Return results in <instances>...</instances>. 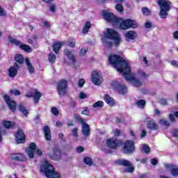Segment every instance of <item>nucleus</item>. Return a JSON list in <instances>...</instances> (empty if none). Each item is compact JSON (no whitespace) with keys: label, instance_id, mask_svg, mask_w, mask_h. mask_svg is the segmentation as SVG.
<instances>
[{"label":"nucleus","instance_id":"nucleus-1","mask_svg":"<svg viewBox=\"0 0 178 178\" xmlns=\"http://www.w3.org/2000/svg\"><path fill=\"white\" fill-rule=\"evenodd\" d=\"M108 62L118 72L122 73V76L124 77L125 80L130 81L134 87L143 86V83H141L140 80L131 75V70H130L129 61L118 55H110L108 56Z\"/></svg>","mask_w":178,"mask_h":178},{"label":"nucleus","instance_id":"nucleus-2","mask_svg":"<svg viewBox=\"0 0 178 178\" xmlns=\"http://www.w3.org/2000/svg\"><path fill=\"white\" fill-rule=\"evenodd\" d=\"M104 37L102 38V41L104 44H106L111 48L112 47V42L110 40H114L115 44L116 46L120 44V38L119 37V33L112 29H107L106 32H104Z\"/></svg>","mask_w":178,"mask_h":178},{"label":"nucleus","instance_id":"nucleus-3","mask_svg":"<svg viewBox=\"0 0 178 178\" xmlns=\"http://www.w3.org/2000/svg\"><path fill=\"white\" fill-rule=\"evenodd\" d=\"M40 172L44 173L47 178H60L59 173L55 171V168H54V166L48 161H46L40 166Z\"/></svg>","mask_w":178,"mask_h":178},{"label":"nucleus","instance_id":"nucleus-4","mask_svg":"<svg viewBox=\"0 0 178 178\" xmlns=\"http://www.w3.org/2000/svg\"><path fill=\"white\" fill-rule=\"evenodd\" d=\"M158 5L160 6L159 16L161 19H166L168 17V12L170 10L172 3L167 0H159Z\"/></svg>","mask_w":178,"mask_h":178},{"label":"nucleus","instance_id":"nucleus-5","mask_svg":"<svg viewBox=\"0 0 178 178\" xmlns=\"http://www.w3.org/2000/svg\"><path fill=\"white\" fill-rule=\"evenodd\" d=\"M102 15L106 22L113 23L114 26H118V24H119L120 22H122V19H120V17H117L113 15V13H109L106 10H103Z\"/></svg>","mask_w":178,"mask_h":178},{"label":"nucleus","instance_id":"nucleus-6","mask_svg":"<svg viewBox=\"0 0 178 178\" xmlns=\"http://www.w3.org/2000/svg\"><path fill=\"white\" fill-rule=\"evenodd\" d=\"M119 24L120 29H121V30H127L128 29H137V27L138 26L137 22H136V20L130 19L124 20H122L121 19V21L119 23Z\"/></svg>","mask_w":178,"mask_h":178},{"label":"nucleus","instance_id":"nucleus-7","mask_svg":"<svg viewBox=\"0 0 178 178\" xmlns=\"http://www.w3.org/2000/svg\"><path fill=\"white\" fill-rule=\"evenodd\" d=\"M26 152L31 159L34 158V152L35 154H37L38 156H41L42 155V151H41V149L39 148H37V145H35V143H31L29 147L26 148Z\"/></svg>","mask_w":178,"mask_h":178},{"label":"nucleus","instance_id":"nucleus-8","mask_svg":"<svg viewBox=\"0 0 178 178\" xmlns=\"http://www.w3.org/2000/svg\"><path fill=\"white\" fill-rule=\"evenodd\" d=\"M111 87H113L117 92H119V94H122V95H124V94H127V87L119 83L117 81L111 82Z\"/></svg>","mask_w":178,"mask_h":178},{"label":"nucleus","instance_id":"nucleus-9","mask_svg":"<svg viewBox=\"0 0 178 178\" xmlns=\"http://www.w3.org/2000/svg\"><path fill=\"white\" fill-rule=\"evenodd\" d=\"M120 144H122V141L115 137L107 139L106 142V145L111 149H116L120 147Z\"/></svg>","mask_w":178,"mask_h":178},{"label":"nucleus","instance_id":"nucleus-10","mask_svg":"<svg viewBox=\"0 0 178 178\" xmlns=\"http://www.w3.org/2000/svg\"><path fill=\"white\" fill-rule=\"evenodd\" d=\"M117 163L118 165H120L121 166H125L127 168L125 169V171L128 173H133V172H134V167H133L130 161L120 159L117 161Z\"/></svg>","mask_w":178,"mask_h":178},{"label":"nucleus","instance_id":"nucleus-11","mask_svg":"<svg viewBox=\"0 0 178 178\" xmlns=\"http://www.w3.org/2000/svg\"><path fill=\"white\" fill-rule=\"evenodd\" d=\"M135 150L136 147H134V142L133 140L125 141L123 147V152L124 154H133Z\"/></svg>","mask_w":178,"mask_h":178},{"label":"nucleus","instance_id":"nucleus-12","mask_svg":"<svg viewBox=\"0 0 178 178\" xmlns=\"http://www.w3.org/2000/svg\"><path fill=\"white\" fill-rule=\"evenodd\" d=\"M66 88H67V81L65 79L61 80L57 86V90L59 95L63 97L66 95Z\"/></svg>","mask_w":178,"mask_h":178},{"label":"nucleus","instance_id":"nucleus-13","mask_svg":"<svg viewBox=\"0 0 178 178\" xmlns=\"http://www.w3.org/2000/svg\"><path fill=\"white\" fill-rule=\"evenodd\" d=\"M52 153L49 154V158H51V159H54V161H58V159H60V149L55 146L52 148Z\"/></svg>","mask_w":178,"mask_h":178},{"label":"nucleus","instance_id":"nucleus-14","mask_svg":"<svg viewBox=\"0 0 178 178\" xmlns=\"http://www.w3.org/2000/svg\"><path fill=\"white\" fill-rule=\"evenodd\" d=\"M4 101L7 104L9 109L13 112V111H15L16 109V102L10 99L9 95H6L3 96Z\"/></svg>","mask_w":178,"mask_h":178},{"label":"nucleus","instance_id":"nucleus-15","mask_svg":"<svg viewBox=\"0 0 178 178\" xmlns=\"http://www.w3.org/2000/svg\"><path fill=\"white\" fill-rule=\"evenodd\" d=\"M91 80L93 84L95 86H99V84H101V72L94 71L92 73Z\"/></svg>","mask_w":178,"mask_h":178},{"label":"nucleus","instance_id":"nucleus-16","mask_svg":"<svg viewBox=\"0 0 178 178\" xmlns=\"http://www.w3.org/2000/svg\"><path fill=\"white\" fill-rule=\"evenodd\" d=\"M165 169H168L170 171L172 176L177 177L178 176V166L172 164H165Z\"/></svg>","mask_w":178,"mask_h":178},{"label":"nucleus","instance_id":"nucleus-17","mask_svg":"<svg viewBox=\"0 0 178 178\" xmlns=\"http://www.w3.org/2000/svg\"><path fill=\"white\" fill-rule=\"evenodd\" d=\"M15 138L17 144H23V143L26 141V136H24L23 131L19 129L15 135Z\"/></svg>","mask_w":178,"mask_h":178},{"label":"nucleus","instance_id":"nucleus-18","mask_svg":"<svg viewBox=\"0 0 178 178\" xmlns=\"http://www.w3.org/2000/svg\"><path fill=\"white\" fill-rule=\"evenodd\" d=\"M10 158L13 161H17L20 162H24V161H27V159L24 156V154L19 153L12 154Z\"/></svg>","mask_w":178,"mask_h":178},{"label":"nucleus","instance_id":"nucleus-19","mask_svg":"<svg viewBox=\"0 0 178 178\" xmlns=\"http://www.w3.org/2000/svg\"><path fill=\"white\" fill-rule=\"evenodd\" d=\"M19 67V65L17 63H15V66H12L8 70V76L9 77H16L17 74V68Z\"/></svg>","mask_w":178,"mask_h":178},{"label":"nucleus","instance_id":"nucleus-20","mask_svg":"<svg viewBox=\"0 0 178 178\" xmlns=\"http://www.w3.org/2000/svg\"><path fill=\"white\" fill-rule=\"evenodd\" d=\"M90 131L91 129H90V125L86 122L82 123V134L84 135V136L88 137V136H90Z\"/></svg>","mask_w":178,"mask_h":178},{"label":"nucleus","instance_id":"nucleus-21","mask_svg":"<svg viewBox=\"0 0 178 178\" xmlns=\"http://www.w3.org/2000/svg\"><path fill=\"white\" fill-rule=\"evenodd\" d=\"M64 54L67 56L69 60H71L72 63H76V58H74V54L70 50L65 49L64 50Z\"/></svg>","mask_w":178,"mask_h":178},{"label":"nucleus","instance_id":"nucleus-22","mask_svg":"<svg viewBox=\"0 0 178 178\" xmlns=\"http://www.w3.org/2000/svg\"><path fill=\"white\" fill-rule=\"evenodd\" d=\"M43 131L44 133V137L47 141H51L52 136L51 135V129L49 126H44L43 128Z\"/></svg>","mask_w":178,"mask_h":178},{"label":"nucleus","instance_id":"nucleus-23","mask_svg":"<svg viewBox=\"0 0 178 178\" xmlns=\"http://www.w3.org/2000/svg\"><path fill=\"white\" fill-rule=\"evenodd\" d=\"M136 37L137 33L134 31H130L125 33L126 41H130V40H135Z\"/></svg>","mask_w":178,"mask_h":178},{"label":"nucleus","instance_id":"nucleus-24","mask_svg":"<svg viewBox=\"0 0 178 178\" xmlns=\"http://www.w3.org/2000/svg\"><path fill=\"white\" fill-rule=\"evenodd\" d=\"M147 128L149 129L150 130H158V129H159V126L156 124L155 120H151L150 121H149L147 124Z\"/></svg>","mask_w":178,"mask_h":178},{"label":"nucleus","instance_id":"nucleus-25","mask_svg":"<svg viewBox=\"0 0 178 178\" xmlns=\"http://www.w3.org/2000/svg\"><path fill=\"white\" fill-rule=\"evenodd\" d=\"M25 63L29 73L31 74H33V73H34L35 72V70H34V67L33 66V64H31V62H30V59L29 58H26L25 59Z\"/></svg>","mask_w":178,"mask_h":178},{"label":"nucleus","instance_id":"nucleus-26","mask_svg":"<svg viewBox=\"0 0 178 178\" xmlns=\"http://www.w3.org/2000/svg\"><path fill=\"white\" fill-rule=\"evenodd\" d=\"M104 101L109 106H113V105H115V99L108 95H104Z\"/></svg>","mask_w":178,"mask_h":178},{"label":"nucleus","instance_id":"nucleus-27","mask_svg":"<svg viewBox=\"0 0 178 178\" xmlns=\"http://www.w3.org/2000/svg\"><path fill=\"white\" fill-rule=\"evenodd\" d=\"M145 104H147V102H145V99H139L136 102V105L140 109H144V108H145Z\"/></svg>","mask_w":178,"mask_h":178},{"label":"nucleus","instance_id":"nucleus-28","mask_svg":"<svg viewBox=\"0 0 178 178\" xmlns=\"http://www.w3.org/2000/svg\"><path fill=\"white\" fill-rule=\"evenodd\" d=\"M42 97V93L35 91L33 96L35 104H38V102L40 101V98H41Z\"/></svg>","mask_w":178,"mask_h":178},{"label":"nucleus","instance_id":"nucleus-29","mask_svg":"<svg viewBox=\"0 0 178 178\" xmlns=\"http://www.w3.org/2000/svg\"><path fill=\"white\" fill-rule=\"evenodd\" d=\"M8 41L10 42V44H13L14 45H16V47H20V44H22L20 41L17 40L15 38H12V36H8Z\"/></svg>","mask_w":178,"mask_h":178},{"label":"nucleus","instance_id":"nucleus-30","mask_svg":"<svg viewBox=\"0 0 178 178\" xmlns=\"http://www.w3.org/2000/svg\"><path fill=\"white\" fill-rule=\"evenodd\" d=\"M3 126L6 129H13V127H15V122H12L10 121H3Z\"/></svg>","mask_w":178,"mask_h":178},{"label":"nucleus","instance_id":"nucleus-31","mask_svg":"<svg viewBox=\"0 0 178 178\" xmlns=\"http://www.w3.org/2000/svg\"><path fill=\"white\" fill-rule=\"evenodd\" d=\"M90 29H91V23L90 22H86L83 29V33L87 34V33L90 31Z\"/></svg>","mask_w":178,"mask_h":178},{"label":"nucleus","instance_id":"nucleus-32","mask_svg":"<svg viewBox=\"0 0 178 178\" xmlns=\"http://www.w3.org/2000/svg\"><path fill=\"white\" fill-rule=\"evenodd\" d=\"M62 42H56L54 43L53 48H54V52H55V54H58V52H59V49H60V48H62Z\"/></svg>","mask_w":178,"mask_h":178},{"label":"nucleus","instance_id":"nucleus-33","mask_svg":"<svg viewBox=\"0 0 178 178\" xmlns=\"http://www.w3.org/2000/svg\"><path fill=\"white\" fill-rule=\"evenodd\" d=\"M19 48L22 49V51H25V52H31V47L27 44H22L19 45Z\"/></svg>","mask_w":178,"mask_h":178},{"label":"nucleus","instance_id":"nucleus-34","mask_svg":"<svg viewBox=\"0 0 178 178\" xmlns=\"http://www.w3.org/2000/svg\"><path fill=\"white\" fill-rule=\"evenodd\" d=\"M159 123L161 125V126H165V127H169V126H170V122H169V120H166V119H161L159 121Z\"/></svg>","mask_w":178,"mask_h":178},{"label":"nucleus","instance_id":"nucleus-35","mask_svg":"<svg viewBox=\"0 0 178 178\" xmlns=\"http://www.w3.org/2000/svg\"><path fill=\"white\" fill-rule=\"evenodd\" d=\"M19 111L22 112L24 116H27V115H29V111L27 109H26V108H24V106H23L22 104L19 105Z\"/></svg>","mask_w":178,"mask_h":178},{"label":"nucleus","instance_id":"nucleus-36","mask_svg":"<svg viewBox=\"0 0 178 178\" xmlns=\"http://www.w3.org/2000/svg\"><path fill=\"white\" fill-rule=\"evenodd\" d=\"M15 60L17 63H20V65H22L23 62H24V58H23L22 55L18 54L15 56Z\"/></svg>","mask_w":178,"mask_h":178},{"label":"nucleus","instance_id":"nucleus-37","mask_svg":"<svg viewBox=\"0 0 178 178\" xmlns=\"http://www.w3.org/2000/svg\"><path fill=\"white\" fill-rule=\"evenodd\" d=\"M48 58L51 63H55V60H56V56L54 53H50L48 56Z\"/></svg>","mask_w":178,"mask_h":178},{"label":"nucleus","instance_id":"nucleus-38","mask_svg":"<svg viewBox=\"0 0 178 178\" xmlns=\"http://www.w3.org/2000/svg\"><path fill=\"white\" fill-rule=\"evenodd\" d=\"M83 162L86 165L91 166V165H92V159H91V157L86 156L83 159Z\"/></svg>","mask_w":178,"mask_h":178},{"label":"nucleus","instance_id":"nucleus-39","mask_svg":"<svg viewBox=\"0 0 178 178\" xmlns=\"http://www.w3.org/2000/svg\"><path fill=\"white\" fill-rule=\"evenodd\" d=\"M115 9L120 13H123L124 8H123V5H122V3H118L115 4Z\"/></svg>","mask_w":178,"mask_h":178},{"label":"nucleus","instance_id":"nucleus-40","mask_svg":"<svg viewBox=\"0 0 178 178\" xmlns=\"http://www.w3.org/2000/svg\"><path fill=\"white\" fill-rule=\"evenodd\" d=\"M102 106H104V102L102 101H98L92 105L93 108H102Z\"/></svg>","mask_w":178,"mask_h":178},{"label":"nucleus","instance_id":"nucleus-41","mask_svg":"<svg viewBox=\"0 0 178 178\" xmlns=\"http://www.w3.org/2000/svg\"><path fill=\"white\" fill-rule=\"evenodd\" d=\"M143 152H145V154H149V147L147 145H143V148H142Z\"/></svg>","mask_w":178,"mask_h":178},{"label":"nucleus","instance_id":"nucleus-42","mask_svg":"<svg viewBox=\"0 0 178 178\" xmlns=\"http://www.w3.org/2000/svg\"><path fill=\"white\" fill-rule=\"evenodd\" d=\"M142 13L145 15V16H148L151 14V12L147 8H142Z\"/></svg>","mask_w":178,"mask_h":178},{"label":"nucleus","instance_id":"nucleus-43","mask_svg":"<svg viewBox=\"0 0 178 178\" xmlns=\"http://www.w3.org/2000/svg\"><path fill=\"white\" fill-rule=\"evenodd\" d=\"M74 118L75 120H77V122H79V123H81V124L84 123V120H83V118H80V116L77 115L76 114H74Z\"/></svg>","mask_w":178,"mask_h":178},{"label":"nucleus","instance_id":"nucleus-44","mask_svg":"<svg viewBox=\"0 0 178 178\" xmlns=\"http://www.w3.org/2000/svg\"><path fill=\"white\" fill-rule=\"evenodd\" d=\"M51 113L52 115H54V116H58V115H59V111H58V108L56 107H52Z\"/></svg>","mask_w":178,"mask_h":178},{"label":"nucleus","instance_id":"nucleus-45","mask_svg":"<svg viewBox=\"0 0 178 178\" xmlns=\"http://www.w3.org/2000/svg\"><path fill=\"white\" fill-rule=\"evenodd\" d=\"M68 42V47H70V48H74V47H76V41H74V40H70Z\"/></svg>","mask_w":178,"mask_h":178},{"label":"nucleus","instance_id":"nucleus-46","mask_svg":"<svg viewBox=\"0 0 178 178\" xmlns=\"http://www.w3.org/2000/svg\"><path fill=\"white\" fill-rule=\"evenodd\" d=\"M84 84H86V81L83 79H79L78 81V86L79 87H80L81 88V87H83V86H84Z\"/></svg>","mask_w":178,"mask_h":178},{"label":"nucleus","instance_id":"nucleus-47","mask_svg":"<svg viewBox=\"0 0 178 178\" xmlns=\"http://www.w3.org/2000/svg\"><path fill=\"white\" fill-rule=\"evenodd\" d=\"M79 131L78 128H74L72 131V136H74V137H79V134L77 133V131Z\"/></svg>","mask_w":178,"mask_h":178},{"label":"nucleus","instance_id":"nucleus-48","mask_svg":"<svg viewBox=\"0 0 178 178\" xmlns=\"http://www.w3.org/2000/svg\"><path fill=\"white\" fill-rule=\"evenodd\" d=\"M49 10L52 12V13H55V12H56V6L55 4L50 6Z\"/></svg>","mask_w":178,"mask_h":178},{"label":"nucleus","instance_id":"nucleus-49","mask_svg":"<svg viewBox=\"0 0 178 178\" xmlns=\"http://www.w3.org/2000/svg\"><path fill=\"white\" fill-rule=\"evenodd\" d=\"M10 94H13L14 95H20V91L18 90H10Z\"/></svg>","mask_w":178,"mask_h":178},{"label":"nucleus","instance_id":"nucleus-50","mask_svg":"<svg viewBox=\"0 0 178 178\" xmlns=\"http://www.w3.org/2000/svg\"><path fill=\"white\" fill-rule=\"evenodd\" d=\"M168 119L170 121H171L172 123H175L176 122V118H175V115L173 114H170L168 115Z\"/></svg>","mask_w":178,"mask_h":178},{"label":"nucleus","instance_id":"nucleus-51","mask_svg":"<svg viewBox=\"0 0 178 178\" xmlns=\"http://www.w3.org/2000/svg\"><path fill=\"white\" fill-rule=\"evenodd\" d=\"M113 133L114 136H115V137H119V136H120V130H119L118 129L113 130Z\"/></svg>","mask_w":178,"mask_h":178},{"label":"nucleus","instance_id":"nucleus-52","mask_svg":"<svg viewBox=\"0 0 178 178\" xmlns=\"http://www.w3.org/2000/svg\"><path fill=\"white\" fill-rule=\"evenodd\" d=\"M88 51V49H87V48L82 49L81 50L80 55H81V56H83L86 55Z\"/></svg>","mask_w":178,"mask_h":178},{"label":"nucleus","instance_id":"nucleus-53","mask_svg":"<svg viewBox=\"0 0 178 178\" xmlns=\"http://www.w3.org/2000/svg\"><path fill=\"white\" fill-rule=\"evenodd\" d=\"M151 163H152V165H153L154 166L158 165V159H156V158L152 159H151Z\"/></svg>","mask_w":178,"mask_h":178},{"label":"nucleus","instance_id":"nucleus-54","mask_svg":"<svg viewBox=\"0 0 178 178\" xmlns=\"http://www.w3.org/2000/svg\"><path fill=\"white\" fill-rule=\"evenodd\" d=\"M79 98L81 99H86V98H87V95L82 92L79 94Z\"/></svg>","mask_w":178,"mask_h":178},{"label":"nucleus","instance_id":"nucleus-55","mask_svg":"<svg viewBox=\"0 0 178 178\" xmlns=\"http://www.w3.org/2000/svg\"><path fill=\"white\" fill-rule=\"evenodd\" d=\"M159 104H161V105H168V101L165 99H161L159 101Z\"/></svg>","mask_w":178,"mask_h":178},{"label":"nucleus","instance_id":"nucleus-56","mask_svg":"<svg viewBox=\"0 0 178 178\" xmlns=\"http://www.w3.org/2000/svg\"><path fill=\"white\" fill-rule=\"evenodd\" d=\"M145 29H151L152 27V24H151V22H147L145 24Z\"/></svg>","mask_w":178,"mask_h":178},{"label":"nucleus","instance_id":"nucleus-57","mask_svg":"<svg viewBox=\"0 0 178 178\" xmlns=\"http://www.w3.org/2000/svg\"><path fill=\"white\" fill-rule=\"evenodd\" d=\"M83 151H84V147L79 146L76 148V152H78V154H81V152H83Z\"/></svg>","mask_w":178,"mask_h":178},{"label":"nucleus","instance_id":"nucleus-58","mask_svg":"<svg viewBox=\"0 0 178 178\" xmlns=\"http://www.w3.org/2000/svg\"><path fill=\"white\" fill-rule=\"evenodd\" d=\"M170 65H172V66H175V67H178V62L176 60H171Z\"/></svg>","mask_w":178,"mask_h":178},{"label":"nucleus","instance_id":"nucleus-59","mask_svg":"<svg viewBox=\"0 0 178 178\" xmlns=\"http://www.w3.org/2000/svg\"><path fill=\"white\" fill-rule=\"evenodd\" d=\"M139 74L141 77H143V78L148 77V75H147V74H145V72L143 71L139 72Z\"/></svg>","mask_w":178,"mask_h":178},{"label":"nucleus","instance_id":"nucleus-60","mask_svg":"<svg viewBox=\"0 0 178 178\" xmlns=\"http://www.w3.org/2000/svg\"><path fill=\"white\" fill-rule=\"evenodd\" d=\"M67 126L70 127V126H74V122H73L72 120H68L67 122Z\"/></svg>","mask_w":178,"mask_h":178},{"label":"nucleus","instance_id":"nucleus-61","mask_svg":"<svg viewBox=\"0 0 178 178\" xmlns=\"http://www.w3.org/2000/svg\"><path fill=\"white\" fill-rule=\"evenodd\" d=\"M172 136L174 137H177L178 138V129H175L173 131H172Z\"/></svg>","mask_w":178,"mask_h":178},{"label":"nucleus","instance_id":"nucleus-62","mask_svg":"<svg viewBox=\"0 0 178 178\" xmlns=\"http://www.w3.org/2000/svg\"><path fill=\"white\" fill-rule=\"evenodd\" d=\"M82 115H86V116H88L90 115V111L88 110H84L81 112Z\"/></svg>","mask_w":178,"mask_h":178},{"label":"nucleus","instance_id":"nucleus-63","mask_svg":"<svg viewBox=\"0 0 178 178\" xmlns=\"http://www.w3.org/2000/svg\"><path fill=\"white\" fill-rule=\"evenodd\" d=\"M173 37L175 40H178V31H176L175 32H174Z\"/></svg>","mask_w":178,"mask_h":178},{"label":"nucleus","instance_id":"nucleus-64","mask_svg":"<svg viewBox=\"0 0 178 178\" xmlns=\"http://www.w3.org/2000/svg\"><path fill=\"white\" fill-rule=\"evenodd\" d=\"M145 136H147V131H145V130H142L141 138H144V137H145Z\"/></svg>","mask_w":178,"mask_h":178}]
</instances>
